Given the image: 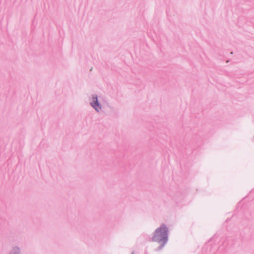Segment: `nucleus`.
<instances>
[{"instance_id":"obj_3","label":"nucleus","mask_w":254,"mask_h":254,"mask_svg":"<svg viewBox=\"0 0 254 254\" xmlns=\"http://www.w3.org/2000/svg\"><path fill=\"white\" fill-rule=\"evenodd\" d=\"M8 254H22L20 248L17 246L13 247Z\"/></svg>"},{"instance_id":"obj_4","label":"nucleus","mask_w":254,"mask_h":254,"mask_svg":"<svg viewBox=\"0 0 254 254\" xmlns=\"http://www.w3.org/2000/svg\"><path fill=\"white\" fill-rule=\"evenodd\" d=\"M160 244V245L157 248V251H160L165 245V244L167 243V242L161 241V242H158Z\"/></svg>"},{"instance_id":"obj_1","label":"nucleus","mask_w":254,"mask_h":254,"mask_svg":"<svg viewBox=\"0 0 254 254\" xmlns=\"http://www.w3.org/2000/svg\"><path fill=\"white\" fill-rule=\"evenodd\" d=\"M168 236L169 229L165 224L163 223L155 230L152 237L150 238L149 241L156 242H168Z\"/></svg>"},{"instance_id":"obj_5","label":"nucleus","mask_w":254,"mask_h":254,"mask_svg":"<svg viewBox=\"0 0 254 254\" xmlns=\"http://www.w3.org/2000/svg\"><path fill=\"white\" fill-rule=\"evenodd\" d=\"M131 254H134V252H133Z\"/></svg>"},{"instance_id":"obj_2","label":"nucleus","mask_w":254,"mask_h":254,"mask_svg":"<svg viewBox=\"0 0 254 254\" xmlns=\"http://www.w3.org/2000/svg\"><path fill=\"white\" fill-rule=\"evenodd\" d=\"M92 101L90 102V106L97 112L99 113L102 109V105L98 100V96L96 94L92 95Z\"/></svg>"}]
</instances>
